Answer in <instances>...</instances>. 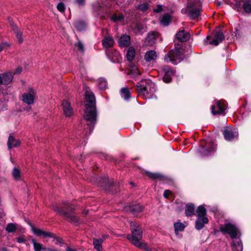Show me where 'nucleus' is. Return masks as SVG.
I'll list each match as a JSON object with an SVG mask.
<instances>
[{"label":"nucleus","instance_id":"ea45409f","mask_svg":"<svg viewBox=\"0 0 251 251\" xmlns=\"http://www.w3.org/2000/svg\"><path fill=\"white\" fill-rule=\"evenodd\" d=\"M124 16L120 14H115L111 17V20L114 22L122 21L124 20Z\"/></svg>","mask_w":251,"mask_h":251},{"label":"nucleus","instance_id":"6e6d98bb","mask_svg":"<svg viewBox=\"0 0 251 251\" xmlns=\"http://www.w3.org/2000/svg\"><path fill=\"white\" fill-rule=\"evenodd\" d=\"M66 251H76V250L74 249H72L70 247H67L66 248Z\"/></svg>","mask_w":251,"mask_h":251},{"label":"nucleus","instance_id":"39448f33","mask_svg":"<svg viewBox=\"0 0 251 251\" xmlns=\"http://www.w3.org/2000/svg\"><path fill=\"white\" fill-rule=\"evenodd\" d=\"M182 59V50L178 49L171 50L164 57L166 62H170L175 64L180 62Z\"/></svg>","mask_w":251,"mask_h":251},{"label":"nucleus","instance_id":"4be33fe9","mask_svg":"<svg viewBox=\"0 0 251 251\" xmlns=\"http://www.w3.org/2000/svg\"><path fill=\"white\" fill-rule=\"evenodd\" d=\"M21 144L20 140L16 139L13 136L10 135L7 142V146L9 149L18 147Z\"/></svg>","mask_w":251,"mask_h":251},{"label":"nucleus","instance_id":"13d9d810","mask_svg":"<svg viewBox=\"0 0 251 251\" xmlns=\"http://www.w3.org/2000/svg\"><path fill=\"white\" fill-rule=\"evenodd\" d=\"M60 242H61L60 240L59 239H58V238H57L56 239V243H60Z\"/></svg>","mask_w":251,"mask_h":251},{"label":"nucleus","instance_id":"6ab92c4d","mask_svg":"<svg viewBox=\"0 0 251 251\" xmlns=\"http://www.w3.org/2000/svg\"><path fill=\"white\" fill-rule=\"evenodd\" d=\"M157 58V53L155 51L151 50L147 51L144 56L146 62H151L155 60Z\"/></svg>","mask_w":251,"mask_h":251},{"label":"nucleus","instance_id":"a18cd8bd","mask_svg":"<svg viewBox=\"0 0 251 251\" xmlns=\"http://www.w3.org/2000/svg\"><path fill=\"white\" fill-rule=\"evenodd\" d=\"M57 8L60 12H63L65 9L64 3L59 2L57 6Z\"/></svg>","mask_w":251,"mask_h":251},{"label":"nucleus","instance_id":"e433bc0d","mask_svg":"<svg viewBox=\"0 0 251 251\" xmlns=\"http://www.w3.org/2000/svg\"><path fill=\"white\" fill-rule=\"evenodd\" d=\"M215 150V147H212L209 150V147L206 146V148L202 147L201 150V153L203 155H207L211 153L212 151Z\"/></svg>","mask_w":251,"mask_h":251},{"label":"nucleus","instance_id":"2eb2a0df","mask_svg":"<svg viewBox=\"0 0 251 251\" xmlns=\"http://www.w3.org/2000/svg\"><path fill=\"white\" fill-rule=\"evenodd\" d=\"M63 112L66 117H70L73 114V110L70 103L67 100H63L62 103Z\"/></svg>","mask_w":251,"mask_h":251},{"label":"nucleus","instance_id":"1a4fd4ad","mask_svg":"<svg viewBox=\"0 0 251 251\" xmlns=\"http://www.w3.org/2000/svg\"><path fill=\"white\" fill-rule=\"evenodd\" d=\"M53 209L55 211L62 215L66 220L70 221V222L73 223H77L78 222L79 220L77 217L74 215H71L68 212L64 211L62 208L58 206H56L53 208Z\"/></svg>","mask_w":251,"mask_h":251},{"label":"nucleus","instance_id":"a211bd4d","mask_svg":"<svg viewBox=\"0 0 251 251\" xmlns=\"http://www.w3.org/2000/svg\"><path fill=\"white\" fill-rule=\"evenodd\" d=\"M130 43V37L127 35L122 36L118 40V44L121 47H127Z\"/></svg>","mask_w":251,"mask_h":251},{"label":"nucleus","instance_id":"864d4df0","mask_svg":"<svg viewBox=\"0 0 251 251\" xmlns=\"http://www.w3.org/2000/svg\"><path fill=\"white\" fill-rule=\"evenodd\" d=\"M5 46V44H0V52L3 50Z\"/></svg>","mask_w":251,"mask_h":251},{"label":"nucleus","instance_id":"c85d7f7f","mask_svg":"<svg viewBox=\"0 0 251 251\" xmlns=\"http://www.w3.org/2000/svg\"><path fill=\"white\" fill-rule=\"evenodd\" d=\"M135 55V50L133 47H129L126 52V58L128 61H132L134 59Z\"/></svg>","mask_w":251,"mask_h":251},{"label":"nucleus","instance_id":"09e8293b","mask_svg":"<svg viewBox=\"0 0 251 251\" xmlns=\"http://www.w3.org/2000/svg\"><path fill=\"white\" fill-rule=\"evenodd\" d=\"M162 10V6L158 5L156 8L154 9V11L156 13L160 12Z\"/></svg>","mask_w":251,"mask_h":251},{"label":"nucleus","instance_id":"79ce46f5","mask_svg":"<svg viewBox=\"0 0 251 251\" xmlns=\"http://www.w3.org/2000/svg\"><path fill=\"white\" fill-rule=\"evenodd\" d=\"M146 175L153 179L161 178L162 177L161 175L159 174L153 173L149 172H147Z\"/></svg>","mask_w":251,"mask_h":251},{"label":"nucleus","instance_id":"cd10ccee","mask_svg":"<svg viewBox=\"0 0 251 251\" xmlns=\"http://www.w3.org/2000/svg\"><path fill=\"white\" fill-rule=\"evenodd\" d=\"M103 46L105 48L111 47L114 44V41L111 37H106L102 40Z\"/></svg>","mask_w":251,"mask_h":251},{"label":"nucleus","instance_id":"3c124183","mask_svg":"<svg viewBox=\"0 0 251 251\" xmlns=\"http://www.w3.org/2000/svg\"><path fill=\"white\" fill-rule=\"evenodd\" d=\"M64 204L65 205V208L68 209V210L73 209V208H72L70 205H68V203L67 202H65L64 203Z\"/></svg>","mask_w":251,"mask_h":251},{"label":"nucleus","instance_id":"9d476101","mask_svg":"<svg viewBox=\"0 0 251 251\" xmlns=\"http://www.w3.org/2000/svg\"><path fill=\"white\" fill-rule=\"evenodd\" d=\"M225 138L226 140H231L238 136V131L235 128H226L223 131Z\"/></svg>","mask_w":251,"mask_h":251},{"label":"nucleus","instance_id":"f3484780","mask_svg":"<svg viewBox=\"0 0 251 251\" xmlns=\"http://www.w3.org/2000/svg\"><path fill=\"white\" fill-rule=\"evenodd\" d=\"M0 76L1 80V84L6 85L10 83L13 78V74L12 73L9 72L7 73H4L0 74Z\"/></svg>","mask_w":251,"mask_h":251},{"label":"nucleus","instance_id":"5fc2aeb1","mask_svg":"<svg viewBox=\"0 0 251 251\" xmlns=\"http://www.w3.org/2000/svg\"><path fill=\"white\" fill-rule=\"evenodd\" d=\"M25 241V240L23 238H17V241L19 243H23V242H24Z\"/></svg>","mask_w":251,"mask_h":251},{"label":"nucleus","instance_id":"f704fd0d","mask_svg":"<svg viewBox=\"0 0 251 251\" xmlns=\"http://www.w3.org/2000/svg\"><path fill=\"white\" fill-rule=\"evenodd\" d=\"M243 9L246 13H251V0H247L243 4Z\"/></svg>","mask_w":251,"mask_h":251},{"label":"nucleus","instance_id":"a878e982","mask_svg":"<svg viewBox=\"0 0 251 251\" xmlns=\"http://www.w3.org/2000/svg\"><path fill=\"white\" fill-rule=\"evenodd\" d=\"M231 248L232 251H242L243 246L241 241L240 240L233 241Z\"/></svg>","mask_w":251,"mask_h":251},{"label":"nucleus","instance_id":"c03bdc74","mask_svg":"<svg viewBox=\"0 0 251 251\" xmlns=\"http://www.w3.org/2000/svg\"><path fill=\"white\" fill-rule=\"evenodd\" d=\"M75 46L78 50L81 52H83L84 51V46L80 41H78L76 43Z\"/></svg>","mask_w":251,"mask_h":251},{"label":"nucleus","instance_id":"473e14b6","mask_svg":"<svg viewBox=\"0 0 251 251\" xmlns=\"http://www.w3.org/2000/svg\"><path fill=\"white\" fill-rule=\"evenodd\" d=\"M170 22L171 17L168 14H165L161 18L160 22L164 25H168Z\"/></svg>","mask_w":251,"mask_h":251},{"label":"nucleus","instance_id":"0eeeda50","mask_svg":"<svg viewBox=\"0 0 251 251\" xmlns=\"http://www.w3.org/2000/svg\"><path fill=\"white\" fill-rule=\"evenodd\" d=\"M226 109V105L223 100H216L214 105L211 107L212 112L213 115L223 114L225 115V110Z\"/></svg>","mask_w":251,"mask_h":251},{"label":"nucleus","instance_id":"b1692460","mask_svg":"<svg viewBox=\"0 0 251 251\" xmlns=\"http://www.w3.org/2000/svg\"><path fill=\"white\" fill-rule=\"evenodd\" d=\"M158 35L159 34L157 32H151L148 34L146 40L149 43L151 44V45H152L155 43V41Z\"/></svg>","mask_w":251,"mask_h":251},{"label":"nucleus","instance_id":"7ed1b4c3","mask_svg":"<svg viewBox=\"0 0 251 251\" xmlns=\"http://www.w3.org/2000/svg\"><path fill=\"white\" fill-rule=\"evenodd\" d=\"M137 86L138 95L145 99L151 98L156 90L154 83L150 80L142 81V83H138Z\"/></svg>","mask_w":251,"mask_h":251},{"label":"nucleus","instance_id":"4468645a","mask_svg":"<svg viewBox=\"0 0 251 251\" xmlns=\"http://www.w3.org/2000/svg\"><path fill=\"white\" fill-rule=\"evenodd\" d=\"M143 207L139 204H134L127 207L126 210L129 211L133 215L138 216L139 213L143 210Z\"/></svg>","mask_w":251,"mask_h":251},{"label":"nucleus","instance_id":"49530a36","mask_svg":"<svg viewBox=\"0 0 251 251\" xmlns=\"http://www.w3.org/2000/svg\"><path fill=\"white\" fill-rule=\"evenodd\" d=\"M75 1L79 5H83L85 4V0H75Z\"/></svg>","mask_w":251,"mask_h":251},{"label":"nucleus","instance_id":"20e7f679","mask_svg":"<svg viewBox=\"0 0 251 251\" xmlns=\"http://www.w3.org/2000/svg\"><path fill=\"white\" fill-rule=\"evenodd\" d=\"M201 11L200 2L198 0L193 1L189 0L186 9L182 10V13L187 14L191 19H196L200 15Z\"/></svg>","mask_w":251,"mask_h":251},{"label":"nucleus","instance_id":"aec40b11","mask_svg":"<svg viewBox=\"0 0 251 251\" xmlns=\"http://www.w3.org/2000/svg\"><path fill=\"white\" fill-rule=\"evenodd\" d=\"M208 223V219L207 217L197 218L195 222V227L197 229L200 230Z\"/></svg>","mask_w":251,"mask_h":251},{"label":"nucleus","instance_id":"58836bf2","mask_svg":"<svg viewBox=\"0 0 251 251\" xmlns=\"http://www.w3.org/2000/svg\"><path fill=\"white\" fill-rule=\"evenodd\" d=\"M12 175L14 179L16 180H18L21 178L20 171L17 168H14L13 169L12 172Z\"/></svg>","mask_w":251,"mask_h":251},{"label":"nucleus","instance_id":"7c9ffc66","mask_svg":"<svg viewBox=\"0 0 251 251\" xmlns=\"http://www.w3.org/2000/svg\"><path fill=\"white\" fill-rule=\"evenodd\" d=\"M18 228L17 224L9 223L6 227V231L8 233L14 232Z\"/></svg>","mask_w":251,"mask_h":251},{"label":"nucleus","instance_id":"6e6552de","mask_svg":"<svg viewBox=\"0 0 251 251\" xmlns=\"http://www.w3.org/2000/svg\"><path fill=\"white\" fill-rule=\"evenodd\" d=\"M36 96L35 91L32 88H30L28 92L23 94L22 100L28 105L33 104Z\"/></svg>","mask_w":251,"mask_h":251},{"label":"nucleus","instance_id":"2f4dec72","mask_svg":"<svg viewBox=\"0 0 251 251\" xmlns=\"http://www.w3.org/2000/svg\"><path fill=\"white\" fill-rule=\"evenodd\" d=\"M174 226L176 234H177L179 231H183L185 228L184 225L182 223H175Z\"/></svg>","mask_w":251,"mask_h":251},{"label":"nucleus","instance_id":"72a5a7b5","mask_svg":"<svg viewBox=\"0 0 251 251\" xmlns=\"http://www.w3.org/2000/svg\"><path fill=\"white\" fill-rule=\"evenodd\" d=\"M102 240L101 239H94L93 244L95 248L98 251H102L101 244Z\"/></svg>","mask_w":251,"mask_h":251},{"label":"nucleus","instance_id":"bb28decb","mask_svg":"<svg viewBox=\"0 0 251 251\" xmlns=\"http://www.w3.org/2000/svg\"><path fill=\"white\" fill-rule=\"evenodd\" d=\"M206 211L205 208L202 205L199 206L196 210V216L198 218L206 217Z\"/></svg>","mask_w":251,"mask_h":251},{"label":"nucleus","instance_id":"423d86ee","mask_svg":"<svg viewBox=\"0 0 251 251\" xmlns=\"http://www.w3.org/2000/svg\"><path fill=\"white\" fill-rule=\"evenodd\" d=\"M220 229L224 233H228L232 238H236L238 236L239 232L237 227L230 223H227L221 226Z\"/></svg>","mask_w":251,"mask_h":251},{"label":"nucleus","instance_id":"412c9836","mask_svg":"<svg viewBox=\"0 0 251 251\" xmlns=\"http://www.w3.org/2000/svg\"><path fill=\"white\" fill-rule=\"evenodd\" d=\"M189 37V34L184 30L179 31L176 34V38L180 42H185Z\"/></svg>","mask_w":251,"mask_h":251},{"label":"nucleus","instance_id":"a19ab883","mask_svg":"<svg viewBox=\"0 0 251 251\" xmlns=\"http://www.w3.org/2000/svg\"><path fill=\"white\" fill-rule=\"evenodd\" d=\"M32 243H33L34 249L35 251H41L42 249H44L42 248V245L40 243L35 242L34 239L32 240Z\"/></svg>","mask_w":251,"mask_h":251},{"label":"nucleus","instance_id":"8fccbe9b","mask_svg":"<svg viewBox=\"0 0 251 251\" xmlns=\"http://www.w3.org/2000/svg\"><path fill=\"white\" fill-rule=\"evenodd\" d=\"M80 25H81V23H80V22L76 23L75 24V27L79 30H81L83 29V27L80 26Z\"/></svg>","mask_w":251,"mask_h":251},{"label":"nucleus","instance_id":"c9c22d12","mask_svg":"<svg viewBox=\"0 0 251 251\" xmlns=\"http://www.w3.org/2000/svg\"><path fill=\"white\" fill-rule=\"evenodd\" d=\"M130 74L134 77H135L137 75H141V72L139 71L138 68L136 66H133L131 67L130 69Z\"/></svg>","mask_w":251,"mask_h":251},{"label":"nucleus","instance_id":"de8ad7c7","mask_svg":"<svg viewBox=\"0 0 251 251\" xmlns=\"http://www.w3.org/2000/svg\"><path fill=\"white\" fill-rule=\"evenodd\" d=\"M171 194V192L170 190H166L164 191V197L166 198H168Z\"/></svg>","mask_w":251,"mask_h":251},{"label":"nucleus","instance_id":"393cba45","mask_svg":"<svg viewBox=\"0 0 251 251\" xmlns=\"http://www.w3.org/2000/svg\"><path fill=\"white\" fill-rule=\"evenodd\" d=\"M97 85L100 90H104L107 88V82L102 77L99 78L97 80Z\"/></svg>","mask_w":251,"mask_h":251},{"label":"nucleus","instance_id":"4d7b16f0","mask_svg":"<svg viewBox=\"0 0 251 251\" xmlns=\"http://www.w3.org/2000/svg\"><path fill=\"white\" fill-rule=\"evenodd\" d=\"M45 250H46L48 251H57V250H56L55 249H50V248H48V249L45 248Z\"/></svg>","mask_w":251,"mask_h":251},{"label":"nucleus","instance_id":"f03ea898","mask_svg":"<svg viewBox=\"0 0 251 251\" xmlns=\"http://www.w3.org/2000/svg\"><path fill=\"white\" fill-rule=\"evenodd\" d=\"M130 225L132 235L128 234L127 239L134 246L148 250V245L145 243L140 242L142 238V230L141 227L133 222H130Z\"/></svg>","mask_w":251,"mask_h":251},{"label":"nucleus","instance_id":"dca6fc26","mask_svg":"<svg viewBox=\"0 0 251 251\" xmlns=\"http://www.w3.org/2000/svg\"><path fill=\"white\" fill-rule=\"evenodd\" d=\"M224 39L225 36L222 32H216L215 34L214 38L210 41L209 44L214 46H217L219 44V43L222 42Z\"/></svg>","mask_w":251,"mask_h":251},{"label":"nucleus","instance_id":"603ef678","mask_svg":"<svg viewBox=\"0 0 251 251\" xmlns=\"http://www.w3.org/2000/svg\"><path fill=\"white\" fill-rule=\"evenodd\" d=\"M22 72V69L20 68H18L15 72V74H20Z\"/></svg>","mask_w":251,"mask_h":251},{"label":"nucleus","instance_id":"ddd939ff","mask_svg":"<svg viewBox=\"0 0 251 251\" xmlns=\"http://www.w3.org/2000/svg\"><path fill=\"white\" fill-rule=\"evenodd\" d=\"M31 230L34 234L38 236L43 235L45 237H49L50 238H55V235L50 232L44 231L40 229L36 228L31 226Z\"/></svg>","mask_w":251,"mask_h":251},{"label":"nucleus","instance_id":"37998d69","mask_svg":"<svg viewBox=\"0 0 251 251\" xmlns=\"http://www.w3.org/2000/svg\"><path fill=\"white\" fill-rule=\"evenodd\" d=\"M137 7L142 11H145L148 9L149 5L147 3H144L138 5Z\"/></svg>","mask_w":251,"mask_h":251},{"label":"nucleus","instance_id":"9b49d317","mask_svg":"<svg viewBox=\"0 0 251 251\" xmlns=\"http://www.w3.org/2000/svg\"><path fill=\"white\" fill-rule=\"evenodd\" d=\"M163 73V80L166 83L170 82L172 80V76L174 75L175 72L173 69L168 66H164L162 69Z\"/></svg>","mask_w":251,"mask_h":251},{"label":"nucleus","instance_id":"c756f323","mask_svg":"<svg viewBox=\"0 0 251 251\" xmlns=\"http://www.w3.org/2000/svg\"><path fill=\"white\" fill-rule=\"evenodd\" d=\"M195 207L192 204H188L185 207V214L187 216H191L194 214Z\"/></svg>","mask_w":251,"mask_h":251},{"label":"nucleus","instance_id":"bf43d9fd","mask_svg":"<svg viewBox=\"0 0 251 251\" xmlns=\"http://www.w3.org/2000/svg\"><path fill=\"white\" fill-rule=\"evenodd\" d=\"M209 36H207V39H209Z\"/></svg>","mask_w":251,"mask_h":251},{"label":"nucleus","instance_id":"5701e85b","mask_svg":"<svg viewBox=\"0 0 251 251\" xmlns=\"http://www.w3.org/2000/svg\"><path fill=\"white\" fill-rule=\"evenodd\" d=\"M11 26L12 27V30L14 31L15 33L16 34V37L17 39L19 41V43H23V39L22 38V33L19 30L17 26L14 25L13 23H11Z\"/></svg>","mask_w":251,"mask_h":251},{"label":"nucleus","instance_id":"f257e3e1","mask_svg":"<svg viewBox=\"0 0 251 251\" xmlns=\"http://www.w3.org/2000/svg\"><path fill=\"white\" fill-rule=\"evenodd\" d=\"M85 110L83 117L90 125V130H92L96 122V111L95 107V97L94 94L89 88L85 90Z\"/></svg>","mask_w":251,"mask_h":251},{"label":"nucleus","instance_id":"f8f14e48","mask_svg":"<svg viewBox=\"0 0 251 251\" xmlns=\"http://www.w3.org/2000/svg\"><path fill=\"white\" fill-rule=\"evenodd\" d=\"M108 58L114 63L119 62L121 60V56L118 51L113 49H110L106 52Z\"/></svg>","mask_w":251,"mask_h":251},{"label":"nucleus","instance_id":"4c0bfd02","mask_svg":"<svg viewBox=\"0 0 251 251\" xmlns=\"http://www.w3.org/2000/svg\"><path fill=\"white\" fill-rule=\"evenodd\" d=\"M122 97L125 100H127L130 97L129 91L126 88H123L121 89Z\"/></svg>","mask_w":251,"mask_h":251}]
</instances>
